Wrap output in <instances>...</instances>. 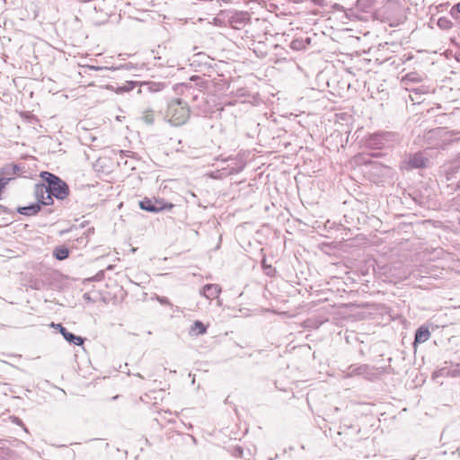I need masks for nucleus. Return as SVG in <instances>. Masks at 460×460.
<instances>
[{
	"instance_id": "1a4fd4ad",
	"label": "nucleus",
	"mask_w": 460,
	"mask_h": 460,
	"mask_svg": "<svg viewBox=\"0 0 460 460\" xmlns=\"http://www.w3.org/2000/svg\"><path fill=\"white\" fill-rule=\"evenodd\" d=\"M48 187L45 183H39L34 186V196L37 199V204L41 205L43 199L48 194Z\"/></svg>"
},
{
	"instance_id": "6e6552de",
	"label": "nucleus",
	"mask_w": 460,
	"mask_h": 460,
	"mask_svg": "<svg viewBox=\"0 0 460 460\" xmlns=\"http://www.w3.org/2000/svg\"><path fill=\"white\" fill-rule=\"evenodd\" d=\"M142 87H144L149 93H157L165 87V84L161 82H143L140 84V88L137 92L138 93H142Z\"/></svg>"
},
{
	"instance_id": "20e7f679",
	"label": "nucleus",
	"mask_w": 460,
	"mask_h": 460,
	"mask_svg": "<svg viewBox=\"0 0 460 460\" xmlns=\"http://www.w3.org/2000/svg\"><path fill=\"white\" fill-rule=\"evenodd\" d=\"M401 13L402 7L397 2H388L385 6V19L392 26L402 22V16Z\"/></svg>"
},
{
	"instance_id": "c756f323",
	"label": "nucleus",
	"mask_w": 460,
	"mask_h": 460,
	"mask_svg": "<svg viewBox=\"0 0 460 460\" xmlns=\"http://www.w3.org/2000/svg\"><path fill=\"white\" fill-rule=\"evenodd\" d=\"M16 442H17V444H20V445H22L24 447H27V445L24 442H22V441H18L17 440Z\"/></svg>"
},
{
	"instance_id": "9d476101",
	"label": "nucleus",
	"mask_w": 460,
	"mask_h": 460,
	"mask_svg": "<svg viewBox=\"0 0 460 460\" xmlns=\"http://www.w3.org/2000/svg\"><path fill=\"white\" fill-rule=\"evenodd\" d=\"M21 456L17 452L9 448L0 447V460H19Z\"/></svg>"
},
{
	"instance_id": "f03ea898",
	"label": "nucleus",
	"mask_w": 460,
	"mask_h": 460,
	"mask_svg": "<svg viewBox=\"0 0 460 460\" xmlns=\"http://www.w3.org/2000/svg\"><path fill=\"white\" fill-rule=\"evenodd\" d=\"M41 179L48 183L49 191L58 199H64L69 194L68 185L57 175L49 172H42Z\"/></svg>"
},
{
	"instance_id": "7c9ffc66",
	"label": "nucleus",
	"mask_w": 460,
	"mask_h": 460,
	"mask_svg": "<svg viewBox=\"0 0 460 460\" xmlns=\"http://www.w3.org/2000/svg\"><path fill=\"white\" fill-rule=\"evenodd\" d=\"M450 175V172H447V179L449 181L451 179V177L449 176Z\"/></svg>"
},
{
	"instance_id": "423d86ee",
	"label": "nucleus",
	"mask_w": 460,
	"mask_h": 460,
	"mask_svg": "<svg viewBox=\"0 0 460 460\" xmlns=\"http://www.w3.org/2000/svg\"><path fill=\"white\" fill-rule=\"evenodd\" d=\"M428 163L429 159L420 153L414 154L408 162L411 168H423L427 166Z\"/></svg>"
},
{
	"instance_id": "dca6fc26",
	"label": "nucleus",
	"mask_w": 460,
	"mask_h": 460,
	"mask_svg": "<svg viewBox=\"0 0 460 460\" xmlns=\"http://www.w3.org/2000/svg\"><path fill=\"white\" fill-rule=\"evenodd\" d=\"M53 255L57 260L62 261L68 257L69 250L65 246H58L55 248Z\"/></svg>"
},
{
	"instance_id": "412c9836",
	"label": "nucleus",
	"mask_w": 460,
	"mask_h": 460,
	"mask_svg": "<svg viewBox=\"0 0 460 460\" xmlns=\"http://www.w3.org/2000/svg\"><path fill=\"white\" fill-rule=\"evenodd\" d=\"M52 197H54L52 195V193H50V191H48V194H46V197L43 199L41 205L48 206V205L52 204L53 203V198Z\"/></svg>"
},
{
	"instance_id": "9b49d317",
	"label": "nucleus",
	"mask_w": 460,
	"mask_h": 460,
	"mask_svg": "<svg viewBox=\"0 0 460 460\" xmlns=\"http://www.w3.org/2000/svg\"><path fill=\"white\" fill-rule=\"evenodd\" d=\"M430 337V332L427 327H420L415 333L414 344L423 343L427 341Z\"/></svg>"
},
{
	"instance_id": "39448f33",
	"label": "nucleus",
	"mask_w": 460,
	"mask_h": 460,
	"mask_svg": "<svg viewBox=\"0 0 460 460\" xmlns=\"http://www.w3.org/2000/svg\"><path fill=\"white\" fill-rule=\"evenodd\" d=\"M51 327L59 331L64 339L70 343L75 345H82L84 343V339L80 336H76L72 332H69L61 323H51Z\"/></svg>"
},
{
	"instance_id": "a878e982",
	"label": "nucleus",
	"mask_w": 460,
	"mask_h": 460,
	"mask_svg": "<svg viewBox=\"0 0 460 460\" xmlns=\"http://www.w3.org/2000/svg\"><path fill=\"white\" fill-rule=\"evenodd\" d=\"M10 178H0L1 185L4 188L10 181Z\"/></svg>"
},
{
	"instance_id": "c85d7f7f",
	"label": "nucleus",
	"mask_w": 460,
	"mask_h": 460,
	"mask_svg": "<svg viewBox=\"0 0 460 460\" xmlns=\"http://www.w3.org/2000/svg\"><path fill=\"white\" fill-rule=\"evenodd\" d=\"M103 275V272L102 271H100V273H98L95 277H94V279H99L100 278L99 277H102Z\"/></svg>"
},
{
	"instance_id": "bb28decb",
	"label": "nucleus",
	"mask_w": 460,
	"mask_h": 460,
	"mask_svg": "<svg viewBox=\"0 0 460 460\" xmlns=\"http://www.w3.org/2000/svg\"><path fill=\"white\" fill-rule=\"evenodd\" d=\"M245 93H244V90L243 89H238L236 91V96H244Z\"/></svg>"
},
{
	"instance_id": "ddd939ff",
	"label": "nucleus",
	"mask_w": 460,
	"mask_h": 460,
	"mask_svg": "<svg viewBox=\"0 0 460 460\" xmlns=\"http://www.w3.org/2000/svg\"><path fill=\"white\" fill-rule=\"evenodd\" d=\"M386 134H374L370 137L368 139V146H374L376 148H382L383 147V139H385Z\"/></svg>"
},
{
	"instance_id": "4468645a",
	"label": "nucleus",
	"mask_w": 460,
	"mask_h": 460,
	"mask_svg": "<svg viewBox=\"0 0 460 460\" xmlns=\"http://www.w3.org/2000/svg\"><path fill=\"white\" fill-rule=\"evenodd\" d=\"M153 202L154 206L157 208V213L164 210H170L174 207L172 203L166 202L164 199H153Z\"/></svg>"
},
{
	"instance_id": "f257e3e1",
	"label": "nucleus",
	"mask_w": 460,
	"mask_h": 460,
	"mask_svg": "<svg viewBox=\"0 0 460 460\" xmlns=\"http://www.w3.org/2000/svg\"><path fill=\"white\" fill-rule=\"evenodd\" d=\"M167 117L172 125H183L190 117V109L187 103L180 99L172 101L168 106Z\"/></svg>"
},
{
	"instance_id": "f3484780",
	"label": "nucleus",
	"mask_w": 460,
	"mask_h": 460,
	"mask_svg": "<svg viewBox=\"0 0 460 460\" xmlns=\"http://www.w3.org/2000/svg\"><path fill=\"white\" fill-rule=\"evenodd\" d=\"M310 43V39L307 38L305 40L302 39L293 40L290 43V48L294 50H302L305 49L306 44Z\"/></svg>"
},
{
	"instance_id": "a211bd4d",
	"label": "nucleus",
	"mask_w": 460,
	"mask_h": 460,
	"mask_svg": "<svg viewBox=\"0 0 460 460\" xmlns=\"http://www.w3.org/2000/svg\"><path fill=\"white\" fill-rule=\"evenodd\" d=\"M206 331V326L199 321H196L190 328V333L195 335L204 334Z\"/></svg>"
},
{
	"instance_id": "4be33fe9",
	"label": "nucleus",
	"mask_w": 460,
	"mask_h": 460,
	"mask_svg": "<svg viewBox=\"0 0 460 460\" xmlns=\"http://www.w3.org/2000/svg\"><path fill=\"white\" fill-rule=\"evenodd\" d=\"M11 420L13 423L21 426L25 432H28L27 428L25 427V425L23 424L22 420L20 418L13 416L11 417Z\"/></svg>"
},
{
	"instance_id": "b1692460",
	"label": "nucleus",
	"mask_w": 460,
	"mask_h": 460,
	"mask_svg": "<svg viewBox=\"0 0 460 460\" xmlns=\"http://www.w3.org/2000/svg\"><path fill=\"white\" fill-rule=\"evenodd\" d=\"M448 22H448L447 19H445V18H440V19L438 20V26H439V27H441V28H447V23H448Z\"/></svg>"
},
{
	"instance_id": "7ed1b4c3",
	"label": "nucleus",
	"mask_w": 460,
	"mask_h": 460,
	"mask_svg": "<svg viewBox=\"0 0 460 460\" xmlns=\"http://www.w3.org/2000/svg\"><path fill=\"white\" fill-rule=\"evenodd\" d=\"M190 80L195 82V84L200 89V90H210L214 88L215 91H220L224 89V84H221V82L224 81L223 78L219 77L218 79L216 78H210L205 77V76H199V75H193L190 77Z\"/></svg>"
},
{
	"instance_id": "2eb2a0df",
	"label": "nucleus",
	"mask_w": 460,
	"mask_h": 460,
	"mask_svg": "<svg viewBox=\"0 0 460 460\" xmlns=\"http://www.w3.org/2000/svg\"><path fill=\"white\" fill-rule=\"evenodd\" d=\"M153 199L145 198L139 202V207L146 211L157 213V208L154 206Z\"/></svg>"
},
{
	"instance_id": "aec40b11",
	"label": "nucleus",
	"mask_w": 460,
	"mask_h": 460,
	"mask_svg": "<svg viewBox=\"0 0 460 460\" xmlns=\"http://www.w3.org/2000/svg\"><path fill=\"white\" fill-rule=\"evenodd\" d=\"M142 119L145 123L151 125L154 123L155 118L152 111H146L143 112Z\"/></svg>"
},
{
	"instance_id": "5701e85b",
	"label": "nucleus",
	"mask_w": 460,
	"mask_h": 460,
	"mask_svg": "<svg viewBox=\"0 0 460 460\" xmlns=\"http://www.w3.org/2000/svg\"><path fill=\"white\" fill-rule=\"evenodd\" d=\"M452 15H457L460 13V3L456 4L451 10Z\"/></svg>"
},
{
	"instance_id": "0eeeda50",
	"label": "nucleus",
	"mask_w": 460,
	"mask_h": 460,
	"mask_svg": "<svg viewBox=\"0 0 460 460\" xmlns=\"http://www.w3.org/2000/svg\"><path fill=\"white\" fill-rule=\"evenodd\" d=\"M221 292V288L217 284H207L202 289V295L208 299L217 298Z\"/></svg>"
},
{
	"instance_id": "f8f14e48",
	"label": "nucleus",
	"mask_w": 460,
	"mask_h": 460,
	"mask_svg": "<svg viewBox=\"0 0 460 460\" xmlns=\"http://www.w3.org/2000/svg\"><path fill=\"white\" fill-rule=\"evenodd\" d=\"M40 210V204H32L26 207H21L17 209V211L25 216H32L36 215Z\"/></svg>"
},
{
	"instance_id": "6ab92c4d",
	"label": "nucleus",
	"mask_w": 460,
	"mask_h": 460,
	"mask_svg": "<svg viewBox=\"0 0 460 460\" xmlns=\"http://www.w3.org/2000/svg\"><path fill=\"white\" fill-rule=\"evenodd\" d=\"M137 84V82L128 81V82H126V84H124L122 86L117 87L114 91L117 93H127V92L133 90Z\"/></svg>"
},
{
	"instance_id": "393cba45",
	"label": "nucleus",
	"mask_w": 460,
	"mask_h": 460,
	"mask_svg": "<svg viewBox=\"0 0 460 460\" xmlns=\"http://www.w3.org/2000/svg\"><path fill=\"white\" fill-rule=\"evenodd\" d=\"M158 300L162 305H170L169 299L165 296L158 297Z\"/></svg>"
},
{
	"instance_id": "cd10ccee",
	"label": "nucleus",
	"mask_w": 460,
	"mask_h": 460,
	"mask_svg": "<svg viewBox=\"0 0 460 460\" xmlns=\"http://www.w3.org/2000/svg\"><path fill=\"white\" fill-rule=\"evenodd\" d=\"M13 173H17L19 171H20V168L18 165H13Z\"/></svg>"
}]
</instances>
